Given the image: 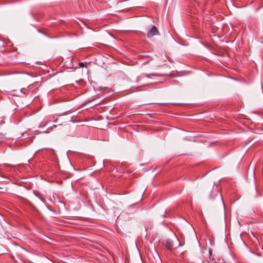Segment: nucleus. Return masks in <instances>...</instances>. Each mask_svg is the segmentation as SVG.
Wrapping results in <instances>:
<instances>
[{"label":"nucleus","mask_w":263,"mask_h":263,"mask_svg":"<svg viewBox=\"0 0 263 263\" xmlns=\"http://www.w3.org/2000/svg\"><path fill=\"white\" fill-rule=\"evenodd\" d=\"M159 32L157 27L153 26L152 28L149 30L147 33V36L148 37H153L154 35L158 34Z\"/></svg>","instance_id":"nucleus-1"},{"label":"nucleus","mask_w":263,"mask_h":263,"mask_svg":"<svg viewBox=\"0 0 263 263\" xmlns=\"http://www.w3.org/2000/svg\"><path fill=\"white\" fill-rule=\"evenodd\" d=\"M166 247L170 250H172L174 248V245L171 240L168 239L166 242Z\"/></svg>","instance_id":"nucleus-2"},{"label":"nucleus","mask_w":263,"mask_h":263,"mask_svg":"<svg viewBox=\"0 0 263 263\" xmlns=\"http://www.w3.org/2000/svg\"><path fill=\"white\" fill-rule=\"evenodd\" d=\"M155 252H156V253L157 256L158 257H159V255H158V253L157 252V251H156V250H155Z\"/></svg>","instance_id":"nucleus-3"},{"label":"nucleus","mask_w":263,"mask_h":263,"mask_svg":"<svg viewBox=\"0 0 263 263\" xmlns=\"http://www.w3.org/2000/svg\"><path fill=\"white\" fill-rule=\"evenodd\" d=\"M80 65L81 66H83V63H80Z\"/></svg>","instance_id":"nucleus-4"}]
</instances>
